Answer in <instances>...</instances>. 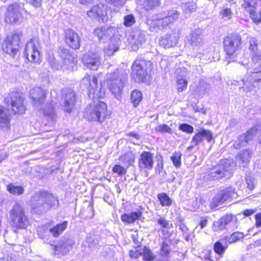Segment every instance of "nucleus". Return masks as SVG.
<instances>
[{"label": "nucleus", "instance_id": "1", "mask_svg": "<svg viewBox=\"0 0 261 261\" xmlns=\"http://www.w3.org/2000/svg\"><path fill=\"white\" fill-rule=\"evenodd\" d=\"M30 205L33 213L42 214L51 208L56 209L59 205L57 197L46 192H36L31 198Z\"/></svg>", "mask_w": 261, "mask_h": 261}, {"label": "nucleus", "instance_id": "2", "mask_svg": "<svg viewBox=\"0 0 261 261\" xmlns=\"http://www.w3.org/2000/svg\"><path fill=\"white\" fill-rule=\"evenodd\" d=\"M179 14L176 10L162 11L151 20H148L150 31H157L167 27L179 17Z\"/></svg>", "mask_w": 261, "mask_h": 261}, {"label": "nucleus", "instance_id": "3", "mask_svg": "<svg viewBox=\"0 0 261 261\" xmlns=\"http://www.w3.org/2000/svg\"><path fill=\"white\" fill-rule=\"evenodd\" d=\"M108 115L107 105L101 101L93 100L84 112L85 118L89 121L102 122Z\"/></svg>", "mask_w": 261, "mask_h": 261}, {"label": "nucleus", "instance_id": "4", "mask_svg": "<svg viewBox=\"0 0 261 261\" xmlns=\"http://www.w3.org/2000/svg\"><path fill=\"white\" fill-rule=\"evenodd\" d=\"M235 163L232 159H223L217 165L209 169L204 173L205 180H217L227 175V173L232 172Z\"/></svg>", "mask_w": 261, "mask_h": 261}, {"label": "nucleus", "instance_id": "5", "mask_svg": "<svg viewBox=\"0 0 261 261\" xmlns=\"http://www.w3.org/2000/svg\"><path fill=\"white\" fill-rule=\"evenodd\" d=\"M203 38V32L200 29L193 31L187 37L188 43L190 45L194 56L200 60L207 54V48Z\"/></svg>", "mask_w": 261, "mask_h": 261}, {"label": "nucleus", "instance_id": "6", "mask_svg": "<svg viewBox=\"0 0 261 261\" xmlns=\"http://www.w3.org/2000/svg\"><path fill=\"white\" fill-rule=\"evenodd\" d=\"M12 226L16 229H25L30 224L29 219L25 214L24 207L16 203L9 212Z\"/></svg>", "mask_w": 261, "mask_h": 261}, {"label": "nucleus", "instance_id": "7", "mask_svg": "<svg viewBox=\"0 0 261 261\" xmlns=\"http://www.w3.org/2000/svg\"><path fill=\"white\" fill-rule=\"evenodd\" d=\"M127 75L118 70L108 74V86L110 91L117 98H119L126 80Z\"/></svg>", "mask_w": 261, "mask_h": 261}, {"label": "nucleus", "instance_id": "8", "mask_svg": "<svg viewBox=\"0 0 261 261\" xmlns=\"http://www.w3.org/2000/svg\"><path fill=\"white\" fill-rule=\"evenodd\" d=\"M237 196L235 188L228 187L221 189L212 199L210 206L212 208H216L225 202H230L233 199L237 197Z\"/></svg>", "mask_w": 261, "mask_h": 261}, {"label": "nucleus", "instance_id": "9", "mask_svg": "<svg viewBox=\"0 0 261 261\" xmlns=\"http://www.w3.org/2000/svg\"><path fill=\"white\" fill-rule=\"evenodd\" d=\"M151 63L143 58L137 59L132 67V75L139 82H145L148 75L147 70L151 67Z\"/></svg>", "mask_w": 261, "mask_h": 261}, {"label": "nucleus", "instance_id": "10", "mask_svg": "<svg viewBox=\"0 0 261 261\" xmlns=\"http://www.w3.org/2000/svg\"><path fill=\"white\" fill-rule=\"evenodd\" d=\"M5 104L7 105L14 114H23L25 111L24 99L18 92H11L7 94L4 99Z\"/></svg>", "mask_w": 261, "mask_h": 261}, {"label": "nucleus", "instance_id": "11", "mask_svg": "<svg viewBox=\"0 0 261 261\" xmlns=\"http://www.w3.org/2000/svg\"><path fill=\"white\" fill-rule=\"evenodd\" d=\"M22 35V32L15 31L11 36H8L3 45V51L12 56H15L19 48Z\"/></svg>", "mask_w": 261, "mask_h": 261}, {"label": "nucleus", "instance_id": "12", "mask_svg": "<svg viewBox=\"0 0 261 261\" xmlns=\"http://www.w3.org/2000/svg\"><path fill=\"white\" fill-rule=\"evenodd\" d=\"M82 84L87 87L90 98L94 99L101 98L104 96L105 92L102 86H98L97 80L95 76H85L82 81Z\"/></svg>", "mask_w": 261, "mask_h": 261}, {"label": "nucleus", "instance_id": "13", "mask_svg": "<svg viewBox=\"0 0 261 261\" xmlns=\"http://www.w3.org/2000/svg\"><path fill=\"white\" fill-rule=\"evenodd\" d=\"M224 50L228 57L233 56L241 48L242 38L239 34H231L224 38Z\"/></svg>", "mask_w": 261, "mask_h": 261}, {"label": "nucleus", "instance_id": "14", "mask_svg": "<svg viewBox=\"0 0 261 261\" xmlns=\"http://www.w3.org/2000/svg\"><path fill=\"white\" fill-rule=\"evenodd\" d=\"M23 8L20 4L14 3L8 6L4 20L7 23L16 24L23 21Z\"/></svg>", "mask_w": 261, "mask_h": 261}, {"label": "nucleus", "instance_id": "15", "mask_svg": "<svg viewBox=\"0 0 261 261\" xmlns=\"http://www.w3.org/2000/svg\"><path fill=\"white\" fill-rule=\"evenodd\" d=\"M261 123L249 129L246 133L239 136L234 141L233 146L236 149L246 146L248 142L252 140L254 136L260 132Z\"/></svg>", "mask_w": 261, "mask_h": 261}, {"label": "nucleus", "instance_id": "16", "mask_svg": "<svg viewBox=\"0 0 261 261\" xmlns=\"http://www.w3.org/2000/svg\"><path fill=\"white\" fill-rule=\"evenodd\" d=\"M76 102L75 93L70 88H64L61 90L60 105L64 110L70 113Z\"/></svg>", "mask_w": 261, "mask_h": 261}, {"label": "nucleus", "instance_id": "17", "mask_svg": "<svg viewBox=\"0 0 261 261\" xmlns=\"http://www.w3.org/2000/svg\"><path fill=\"white\" fill-rule=\"evenodd\" d=\"M39 43L38 40L33 38L27 42L24 52V55L30 62L37 63L40 59V53L38 50Z\"/></svg>", "mask_w": 261, "mask_h": 261}, {"label": "nucleus", "instance_id": "18", "mask_svg": "<svg viewBox=\"0 0 261 261\" xmlns=\"http://www.w3.org/2000/svg\"><path fill=\"white\" fill-rule=\"evenodd\" d=\"M93 34L99 40H105L115 37H119L121 35L119 31L114 27H100L96 28Z\"/></svg>", "mask_w": 261, "mask_h": 261}, {"label": "nucleus", "instance_id": "19", "mask_svg": "<svg viewBox=\"0 0 261 261\" xmlns=\"http://www.w3.org/2000/svg\"><path fill=\"white\" fill-rule=\"evenodd\" d=\"M107 8L108 6L103 4L95 5L87 11V14L92 19H96L99 22L106 21L108 19Z\"/></svg>", "mask_w": 261, "mask_h": 261}, {"label": "nucleus", "instance_id": "20", "mask_svg": "<svg viewBox=\"0 0 261 261\" xmlns=\"http://www.w3.org/2000/svg\"><path fill=\"white\" fill-rule=\"evenodd\" d=\"M133 50H137L146 41L145 34L141 30L132 31L128 38Z\"/></svg>", "mask_w": 261, "mask_h": 261}, {"label": "nucleus", "instance_id": "21", "mask_svg": "<svg viewBox=\"0 0 261 261\" xmlns=\"http://www.w3.org/2000/svg\"><path fill=\"white\" fill-rule=\"evenodd\" d=\"M46 92L40 87H35L30 91V96L32 99V103L35 107H39L44 102Z\"/></svg>", "mask_w": 261, "mask_h": 261}, {"label": "nucleus", "instance_id": "22", "mask_svg": "<svg viewBox=\"0 0 261 261\" xmlns=\"http://www.w3.org/2000/svg\"><path fill=\"white\" fill-rule=\"evenodd\" d=\"M83 63L87 68L95 70L100 64V58L97 54L89 53L83 57Z\"/></svg>", "mask_w": 261, "mask_h": 261}, {"label": "nucleus", "instance_id": "23", "mask_svg": "<svg viewBox=\"0 0 261 261\" xmlns=\"http://www.w3.org/2000/svg\"><path fill=\"white\" fill-rule=\"evenodd\" d=\"M74 241L70 238H62L58 244L54 247L56 254L64 255L67 253L73 248Z\"/></svg>", "mask_w": 261, "mask_h": 261}, {"label": "nucleus", "instance_id": "24", "mask_svg": "<svg viewBox=\"0 0 261 261\" xmlns=\"http://www.w3.org/2000/svg\"><path fill=\"white\" fill-rule=\"evenodd\" d=\"M233 221L237 222L238 219L236 216L232 214H226L217 221L214 222L213 229L214 231L222 230L225 228L227 224Z\"/></svg>", "mask_w": 261, "mask_h": 261}, {"label": "nucleus", "instance_id": "25", "mask_svg": "<svg viewBox=\"0 0 261 261\" xmlns=\"http://www.w3.org/2000/svg\"><path fill=\"white\" fill-rule=\"evenodd\" d=\"M65 41L71 48L77 49L80 47V38L79 34L72 30L65 32Z\"/></svg>", "mask_w": 261, "mask_h": 261}, {"label": "nucleus", "instance_id": "26", "mask_svg": "<svg viewBox=\"0 0 261 261\" xmlns=\"http://www.w3.org/2000/svg\"><path fill=\"white\" fill-rule=\"evenodd\" d=\"M153 153L149 151H143L139 160V167L141 169L150 170L154 164Z\"/></svg>", "mask_w": 261, "mask_h": 261}, {"label": "nucleus", "instance_id": "27", "mask_svg": "<svg viewBox=\"0 0 261 261\" xmlns=\"http://www.w3.org/2000/svg\"><path fill=\"white\" fill-rule=\"evenodd\" d=\"M203 138L205 139L208 142H211L213 140V134L209 130L201 129L193 136L191 142L192 146H197L201 143Z\"/></svg>", "mask_w": 261, "mask_h": 261}, {"label": "nucleus", "instance_id": "28", "mask_svg": "<svg viewBox=\"0 0 261 261\" xmlns=\"http://www.w3.org/2000/svg\"><path fill=\"white\" fill-rule=\"evenodd\" d=\"M121 35L119 37H115L110 39L108 41V45L104 48L105 55L110 57L113 56L115 52L117 51L121 43Z\"/></svg>", "mask_w": 261, "mask_h": 261}, {"label": "nucleus", "instance_id": "29", "mask_svg": "<svg viewBox=\"0 0 261 261\" xmlns=\"http://www.w3.org/2000/svg\"><path fill=\"white\" fill-rule=\"evenodd\" d=\"M68 225L67 221H64L63 223L57 224L53 228L48 229L44 226L38 228L39 234L43 232L45 234L50 232L54 237H58L61 234L66 228Z\"/></svg>", "mask_w": 261, "mask_h": 261}, {"label": "nucleus", "instance_id": "30", "mask_svg": "<svg viewBox=\"0 0 261 261\" xmlns=\"http://www.w3.org/2000/svg\"><path fill=\"white\" fill-rule=\"evenodd\" d=\"M178 39L179 36L175 33L167 34L160 40L159 44L160 46L168 48L175 46Z\"/></svg>", "mask_w": 261, "mask_h": 261}, {"label": "nucleus", "instance_id": "31", "mask_svg": "<svg viewBox=\"0 0 261 261\" xmlns=\"http://www.w3.org/2000/svg\"><path fill=\"white\" fill-rule=\"evenodd\" d=\"M58 54L62 59V63L63 65L65 66V69H67L72 64L73 58L69 50L63 47L59 48Z\"/></svg>", "mask_w": 261, "mask_h": 261}, {"label": "nucleus", "instance_id": "32", "mask_svg": "<svg viewBox=\"0 0 261 261\" xmlns=\"http://www.w3.org/2000/svg\"><path fill=\"white\" fill-rule=\"evenodd\" d=\"M251 156L252 152L248 149L243 150L236 156V163H238L240 167H245L250 162Z\"/></svg>", "mask_w": 261, "mask_h": 261}, {"label": "nucleus", "instance_id": "33", "mask_svg": "<svg viewBox=\"0 0 261 261\" xmlns=\"http://www.w3.org/2000/svg\"><path fill=\"white\" fill-rule=\"evenodd\" d=\"M10 115L4 107L0 106V127L8 128L10 125Z\"/></svg>", "mask_w": 261, "mask_h": 261}, {"label": "nucleus", "instance_id": "34", "mask_svg": "<svg viewBox=\"0 0 261 261\" xmlns=\"http://www.w3.org/2000/svg\"><path fill=\"white\" fill-rule=\"evenodd\" d=\"M141 212H130L127 214H124L121 216V220L128 224L133 223L141 216Z\"/></svg>", "mask_w": 261, "mask_h": 261}, {"label": "nucleus", "instance_id": "35", "mask_svg": "<svg viewBox=\"0 0 261 261\" xmlns=\"http://www.w3.org/2000/svg\"><path fill=\"white\" fill-rule=\"evenodd\" d=\"M181 7L185 14H191L195 12L197 8L196 3L194 2L182 3Z\"/></svg>", "mask_w": 261, "mask_h": 261}, {"label": "nucleus", "instance_id": "36", "mask_svg": "<svg viewBox=\"0 0 261 261\" xmlns=\"http://www.w3.org/2000/svg\"><path fill=\"white\" fill-rule=\"evenodd\" d=\"M158 198L162 206H170L173 202L172 199L165 193H159Z\"/></svg>", "mask_w": 261, "mask_h": 261}, {"label": "nucleus", "instance_id": "37", "mask_svg": "<svg viewBox=\"0 0 261 261\" xmlns=\"http://www.w3.org/2000/svg\"><path fill=\"white\" fill-rule=\"evenodd\" d=\"M186 75H176L177 89L178 92H181L187 87L188 82L184 77Z\"/></svg>", "mask_w": 261, "mask_h": 261}, {"label": "nucleus", "instance_id": "38", "mask_svg": "<svg viewBox=\"0 0 261 261\" xmlns=\"http://www.w3.org/2000/svg\"><path fill=\"white\" fill-rule=\"evenodd\" d=\"M7 189L11 194L13 195H21L24 192L23 187L15 186L12 184H9L7 187Z\"/></svg>", "mask_w": 261, "mask_h": 261}, {"label": "nucleus", "instance_id": "39", "mask_svg": "<svg viewBox=\"0 0 261 261\" xmlns=\"http://www.w3.org/2000/svg\"><path fill=\"white\" fill-rule=\"evenodd\" d=\"M142 93L138 90H134L130 95V99L134 106L136 107L142 99Z\"/></svg>", "mask_w": 261, "mask_h": 261}, {"label": "nucleus", "instance_id": "40", "mask_svg": "<svg viewBox=\"0 0 261 261\" xmlns=\"http://www.w3.org/2000/svg\"><path fill=\"white\" fill-rule=\"evenodd\" d=\"M182 154L179 151H175L173 153L172 155L170 157V159L172 161L174 166L176 168H179L181 166V158Z\"/></svg>", "mask_w": 261, "mask_h": 261}, {"label": "nucleus", "instance_id": "41", "mask_svg": "<svg viewBox=\"0 0 261 261\" xmlns=\"http://www.w3.org/2000/svg\"><path fill=\"white\" fill-rule=\"evenodd\" d=\"M98 245L97 241L94 239V237L90 235L87 237L86 241L84 243V245L91 249L97 247Z\"/></svg>", "mask_w": 261, "mask_h": 261}, {"label": "nucleus", "instance_id": "42", "mask_svg": "<svg viewBox=\"0 0 261 261\" xmlns=\"http://www.w3.org/2000/svg\"><path fill=\"white\" fill-rule=\"evenodd\" d=\"M227 248V245H223L220 241L216 242L214 245V251L220 255L223 254Z\"/></svg>", "mask_w": 261, "mask_h": 261}, {"label": "nucleus", "instance_id": "43", "mask_svg": "<svg viewBox=\"0 0 261 261\" xmlns=\"http://www.w3.org/2000/svg\"><path fill=\"white\" fill-rule=\"evenodd\" d=\"M48 63L50 67L55 70H59L60 69H65V66L59 63V62L54 58V56H49L48 59Z\"/></svg>", "mask_w": 261, "mask_h": 261}, {"label": "nucleus", "instance_id": "44", "mask_svg": "<svg viewBox=\"0 0 261 261\" xmlns=\"http://www.w3.org/2000/svg\"><path fill=\"white\" fill-rule=\"evenodd\" d=\"M157 223L163 228L170 229L173 227L172 223H170L169 221L167 220L163 216H161L159 219L157 220Z\"/></svg>", "mask_w": 261, "mask_h": 261}, {"label": "nucleus", "instance_id": "45", "mask_svg": "<svg viewBox=\"0 0 261 261\" xmlns=\"http://www.w3.org/2000/svg\"><path fill=\"white\" fill-rule=\"evenodd\" d=\"M146 9H151L160 5L161 0H141Z\"/></svg>", "mask_w": 261, "mask_h": 261}, {"label": "nucleus", "instance_id": "46", "mask_svg": "<svg viewBox=\"0 0 261 261\" xmlns=\"http://www.w3.org/2000/svg\"><path fill=\"white\" fill-rule=\"evenodd\" d=\"M142 255H143L144 260L148 261L153 260L155 258L153 253L149 248L146 246L144 247Z\"/></svg>", "mask_w": 261, "mask_h": 261}, {"label": "nucleus", "instance_id": "47", "mask_svg": "<svg viewBox=\"0 0 261 261\" xmlns=\"http://www.w3.org/2000/svg\"><path fill=\"white\" fill-rule=\"evenodd\" d=\"M121 159L124 163L130 165L134 162L135 156L132 151H128L121 157Z\"/></svg>", "mask_w": 261, "mask_h": 261}, {"label": "nucleus", "instance_id": "48", "mask_svg": "<svg viewBox=\"0 0 261 261\" xmlns=\"http://www.w3.org/2000/svg\"><path fill=\"white\" fill-rule=\"evenodd\" d=\"M244 237V234L243 232H233L229 238H228V242L229 243L236 242L238 241L243 239Z\"/></svg>", "mask_w": 261, "mask_h": 261}, {"label": "nucleus", "instance_id": "49", "mask_svg": "<svg viewBox=\"0 0 261 261\" xmlns=\"http://www.w3.org/2000/svg\"><path fill=\"white\" fill-rule=\"evenodd\" d=\"M155 130L161 133H166L169 134H171L172 133V128L166 124L158 125L156 127Z\"/></svg>", "mask_w": 261, "mask_h": 261}, {"label": "nucleus", "instance_id": "50", "mask_svg": "<svg viewBox=\"0 0 261 261\" xmlns=\"http://www.w3.org/2000/svg\"><path fill=\"white\" fill-rule=\"evenodd\" d=\"M135 21V17L132 14L126 15L124 18V25L126 27L132 26Z\"/></svg>", "mask_w": 261, "mask_h": 261}, {"label": "nucleus", "instance_id": "51", "mask_svg": "<svg viewBox=\"0 0 261 261\" xmlns=\"http://www.w3.org/2000/svg\"><path fill=\"white\" fill-rule=\"evenodd\" d=\"M179 129L188 134H191L194 131V128L192 126L187 124L183 123L179 126Z\"/></svg>", "mask_w": 261, "mask_h": 261}, {"label": "nucleus", "instance_id": "52", "mask_svg": "<svg viewBox=\"0 0 261 261\" xmlns=\"http://www.w3.org/2000/svg\"><path fill=\"white\" fill-rule=\"evenodd\" d=\"M258 41L255 38H250L249 39V49L252 51H257Z\"/></svg>", "mask_w": 261, "mask_h": 261}, {"label": "nucleus", "instance_id": "53", "mask_svg": "<svg viewBox=\"0 0 261 261\" xmlns=\"http://www.w3.org/2000/svg\"><path fill=\"white\" fill-rule=\"evenodd\" d=\"M220 15L224 19H229L231 18L232 13L230 9L227 8L220 12Z\"/></svg>", "mask_w": 261, "mask_h": 261}, {"label": "nucleus", "instance_id": "54", "mask_svg": "<svg viewBox=\"0 0 261 261\" xmlns=\"http://www.w3.org/2000/svg\"><path fill=\"white\" fill-rule=\"evenodd\" d=\"M161 251L162 256L168 255L170 252L169 246L166 243L163 242L161 248Z\"/></svg>", "mask_w": 261, "mask_h": 261}, {"label": "nucleus", "instance_id": "55", "mask_svg": "<svg viewBox=\"0 0 261 261\" xmlns=\"http://www.w3.org/2000/svg\"><path fill=\"white\" fill-rule=\"evenodd\" d=\"M129 255L130 258L136 259L142 255V252L139 248H136L135 250H130Z\"/></svg>", "mask_w": 261, "mask_h": 261}, {"label": "nucleus", "instance_id": "56", "mask_svg": "<svg viewBox=\"0 0 261 261\" xmlns=\"http://www.w3.org/2000/svg\"><path fill=\"white\" fill-rule=\"evenodd\" d=\"M127 0H105L108 3L114 6L119 7L123 6Z\"/></svg>", "mask_w": 261, "mask_h": 261}, {"label": "nucleus", "instance_id": "57", "mask_svg": "<svg viewBox=\"0 0 261 261\" xmlns=\"http://www.w3.org/2000/svg\"><path fill=\"white\" fill-rule=\"evenodd\" d=\"M113 171L119 175H122L125 173L126 170L124 167L120 165H115L113 168Z\"/></svg>", "mask_w": 261, "mask_h": 261}, {"label": "nucleus", "instance_id": "58", "mask_svg": "<svg viewBox=\"0 0 261 261\" xmlns=\"http://www.w3.org/2000/svg\"><path fill=\"white\" fill-rule=\"evenodd\" d=\"M252 60L254 63H257L261 60V53L258 50L252 52Z\"/></svg>", "mask_w": 261, "mask_h": 261}, {"label": "nucleus", "instance_id": "59", "mask_svg": "<svg viewBox=\"0 0 261 261\" xmlns=\"http://www.w3.org/2000/svg\"><path fill=\"white\" fill-rule=\"evenodd\" d=\"M255 74H253V72L252 75H251V77H249L248 80L250 82L254 81L255 83L261 84V73L259 75H255Z\"/></svg>", "mask_w": 261, "mask_h": 261}, {"label": "nucleus", "instance_id": "60", "mask_svg": "<svg viewBox=\"0 0 261 261\" xmlns=\"http://www.w3.org/2000/svg\"><path fill=\"white\" fill-rule=\"evenodd\" d=\"M255 11L251 10L250 11V15L253 16V21L256 23L261 22V11L259 12L260 17L255 16Z\"/></svg>", "mask_w": 261, "mask_h": 261}, {"label": "nucleus", "instance_id": "61", "mask_svg": "<svg viewBox=\"0 0 261 261\" xmlns=\"http://www.w3.org/2000/svg\"><path fill=\"white\" fill-rule=\"evenodd\" d=\"M255 225L257 227L261 226V212L256 214L255 216Z\"/></svg>", "mask_w": 261, "mask_h": 261}, {"label": "nucleus", "instance_id": "62", "mask_svg": "<svg viewBox=\"0 0 261 261\" xmlns=\"http://www.w3.org/2000/svg\"><path fill=\"white\" fill-rule=\"evenodd\" d=\"M26 2L35 7H38L41 5V0H26Z\"/></svg>", "mask_w": 261, "mask_h": 261}, {"label": "nucleus", "instance_id": "63", "mask_svg": "<svg viewBox=\"0 0 261 261\" xmlns=\"http://www.w3.org/2000/svg\"><path fill=\"white\" fill-rule=\"evenodd\" d=\"M207 223V220L206 217H201L200 219V221L199 222V225L200 226V227L201 229L204 228Z\"/></svg>", "mask_w": 261, "mask_h": 261}, {"label": "nucleus", "instance_id": "64", "mask_svg": "<svg viewBox=\"0 0 261 261\" xmlns=\"http://www.w3.org/2000/svg\"><path fill=\"white\" fill-rule=\"evenodd\" d=\"M246 182L247 184V187L249 189L253 190L254 189V184L253 180L251 178H246Z\"/></svg>", "mask_w": 261, "mask_h": 261}]
</instances>
